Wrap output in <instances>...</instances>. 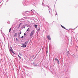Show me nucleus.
Segmentation results:
<instances>
[{"instance_id":"1","label":"nucleus","mask_w":78,"mask_h":78,"mask_svg":"<svg viewBox=\"0 0 78 78\" xmlns=\"http://www.w3.org/2000/svg\"><path fill=\"white\" fill-rule=\"evenodd\" d=\"M21 45H23L21 46V47H22L23 48H25L27 47V45L25 44L24 43H22Z\"/></svg>"},{"instance_id":"2","label":"nucleus","mask_w":78,"mask_h":78,"mask_svg":"<svg viewBox=\"0 0 78 78\" xmlns=\"http://www.w3.org/2000/svg\"><path fill=\"white\" fill-rule=\"evenodd\" d=\"M28 74H27V75L28 76H30V78H32V76H33V74H32L31 73H30H30H29V72H27ZM29 74H30L29 75Z\"/></svg>"},{"instance_id":"3","label":"nucleus","mask_w":78,"mask_h":78,"mask_svg":"<svg viewBox=\"0 0 78 78\" xmlns=\"http://www.w3.org/2000/svg\"><path fill=\"white\" fill-rule=\"evenodd\" d=\"M55 61H57V63L58 64H59V59H58V58H55Z\"/></svg>"},{"instance_id":"4","label":"nucleus","mask_w":78,"mask_h":78,"mask_svg":"<svg viewBox=\"0 0 78 78\" xmlns=\"http://www.w3.org/2000/svg\"><path fill=\"white\" fill-rule=\"evenodd\" d=\"M26 2L25 1L23 0V2H22L24 6H27V4H26Z\"/></svg>"},{"instance_id":"5","label":"nucleus","mask_w":78,"mask_h":78,"mask_svg":"<svg viewBox=\"0 0 78 78\" xmlns=\"http://www.w3.org/2000/svg\"><path fill=\"white\" fill-rule=\"evenodd\" d=\"M47 37L48 40L49 41H51V37H50V35H48L47 36Z\"/></svg>"},{"instance_id":"6","label":"nucleus","mask_w":78,"mask_h":78,"mask_svg":"<svg viewBox=\"0 0 78 78\" xmlns=\"http://www.w3.org/2000/svg\"><path fill=\"white\" fill-rule=\"evenodd\" d=\"M48 10L49 11V13L51 14H52V9H51L49 8Z\"/></svg>"},{"instance_id":"7","label":"nucleus","mask_w":78,"mask_h":78,"mask_svg":"<svg viewBox=\"0 0 78 78\" xmlns=\"http://www.w3.org/2000/svg\"><path fill=\"white\" fill-rule=\"evenodd\" d=\"M10 53L11 54V55H12L13 56H14H14L13 55L12 53L11 52L12 51H13V50H12V49H10Z\"/></svg>"},{"instance_id":"8","label":"nucleus","mask_w":78,"mask_h":78,"mask_svg":"<svg viewBox=\"0 0 78 78\" xmlns=\"http://www.w3.org/2000/svg\"><path fill=\"white\" fill-rule=\"evenodd\" d=\"M29 42V40H28V41H26L24 43V44L25 45H27L28 44V43Z\"/></svg>"},{"instance_id":"9","label":"nucleus","mask_w":78,"mask_h":78,"mask_svg":"<svg viewBox=\"0 0 78 78\" xmlns=\"http://www.w3.org/2000/svg\"><path fill=\"white\" fill-rule=\"evenodd\" d=\"M61 27H62V28H63V29H65V30H68L66 29V28L65 27H64L62 25H61Z\"/></svg>"},{"instance_id":"10","label":"nucleus","mask_w":78,"mask_h":78,"mask_svg":"<svg viewBox=\"0 0 78 78\" xmlns=\"http://www.w3.org/2000/svg\"><path fill=\"white\" fill-rule=\"evenodd\" d=\"M40 30L41 28H40V27H39V28L37 30V33H38L40 31Z\"/></svg>"},{"instance_id":"11","label":"nucleus","mask_w":78,"mask_h":78,"mask_svg":"<svg viewBox=\"0 0 78 78\" xmlns=\"http://www.w3.org/2000/svg\"><path fill=\"white\" fill-rule=\"evenodd\" d=\"M31 33L34 34V30H33L31 31Z\"/></svg>"},{"instance_id":"12","label":"nucleus","mask_w":78,"mask_h":78,"mask_svg":"<svg viewBox=\"0 0 78 78\" xmlns=\"http://www.w3.org/2000/svg\"><path fill=\"white\" fill-rule=\"evenodd\" d=\"M33 64H34V66H37V65L36 64V63H35L34 62H33Z\"/></svg>"},{"instance_id":"13","label":"nucleus","mask_w":78,"mask_h":78,"mask_svg":"<svg viewBox=\"0 0 78 78\" xmlns=\"http://www.w3.org/2000/svg\"><path fill=\"white\" fill-rule=\"evenodd\" d=\"M15 37H17V33H16L14 34Z\"/></svg>"},{"instance_id":"14","label":"nucleus","mask_w":78,"mask_h":78,"mask_svg":"<svg viewBox=\"0 0 78 78\" xmlns=\"http://www.w3.org/2000/svg\"><path fill=\"white\" fill-rule=\"evenodd\" d=\"M34 27L35 28H37V25L36 24H35L34 25Z\"/></svg>"},{"instance_id":"15","label":"nucleus","mask_w":78,"mask_h":78,"mask_svg":"<svg viewBox=\"0 0 78 78\" xmlns=\"http://www.w3.org/2000/svg\"><path fill=\"white\" fill-rule=\"evenodd\" d=\"M33 34L31 33L30 34V37H31V36H32Z\"/></svg>"},{"instance_id":"16","label":"nucleus","mask_w":78,"mask_h":78,"mask_svg":"<svg viewBox=\"0 0 78 78\" xmlns=\"http://www.w3.org/2000/svg\"><path fill=\"white\" fill-rule=\"evenodd\" d=\"M12 29V28H10L9 30V32H11V31Z\"/></svg>"},{"instance_id":"17","label":"nucleus","mask_w":78,"mask_h":78,"mask_svg":"<svg viewBox=\"0 0 78 78\" xmlns=\"http://www.w3.org/2000/svg\"><path fill=\"white\" fill-rule=\"evenodd\" d=\"M19 36H20V35H19ZM18 38H19L20 39H21V38L20 37V36H18Z\"/></svg>"},{"instance_id":"18","label":"nucleus","mask_w":78,"mask_h":78,"mask_svg":"<svg viewBox=\"0 0 78 78\" xmlns=\"http://www.w3.org/2000/svg\"><path fill=\"white\" fill-rule=\"evenodd\" d=\"M13 32L14 33H16V30H13Z\"/></svg>"},{"instance_id":"19","label":"nucleus","mask_w":78,"mask_h":78,"mask_svg":"<svg viewBox=\"0 0 78 78\" xmlns=\"http://www.w3.org/2000/svg\"><path fill=\"white\" fill-rule=\"evenodd\" d=\"M42 5L44 6H45V5L44 4V3H43V2H42Z\"/></svg>"},{"instance_id":"20","label":"nucleus","mask_w":78,"mask_h":78,"mask_svg":"<svg viewBox=\"0 0 78 78\" xmlns=\"http://www.w3.org/2000/svg\"><path fill=\"white\" fill-rule=\"evenodd\" d=\"M18 57L20 58V59H22V58H21V57H20V56H19V55H18Z\"/></svg>"},{"instance_id":"21","label":"nucleus","mask_w":78,"mask_h":78,"mask_svg":"<svg viewBox=\"0 0 78 78\" xmlns=\"http://www.w3.org/2000/svg\"><path fill=\"white\" fill-rule=\"evenodd\" d=\"M16 41H19V39L17 38H16Z\"/></svg>"},{"instance_id":"22","label":"nucleus","mask_w":78,"mask_h":78,"mask_svg":"<svg viewBox=\"0 0 78 78\" xmlns=\"http://www.w3.org/2000/svg\"><path fill=\"white\" fill-rule=\"evenodd\" d=\"M19 55H20V56H22V54H21V53H20Z\"/></svg>"},{"instance_id":"23","label":"nucleus","mask_w":78,"mask_h":78,"mask_svg":"<svg viewBox=\"0 0 78 78\" xmlns=\"http://www.w3.org/2000/svg\"><path fill=\"white\" fill-rule=\"evenodd\" d=\"M23 37H24L23 36H22L21 37V38L22 39H23Z\"/></svg>"},{"instance_id":"24","label":"nucleus","mask_w":78,"mask_h":78,"mask_svg":"<svg viewBox=\"0 0 78 78\" xmlns=\"http://www.w3.org/2000/svg\"><path fill=\"white\" fill-rule=\"evenodd\" d=\"M11 52H12V53H13V54H15V53L13 51H12Z\"/></svg>"},{"instance_id":"25","label":"nucleus","mask_w":78,"mask_h":78,"mask_svg":"<svg viewBox=\"0 0 78 78\" xmlns=\"http://www.w3.org/2000/svg\"><path fill=\"white\" fill-rule=\"evenodd\" d=\"M31 11H32V12H34L33 11H34V10H32Z\"/></svg>"},{"instance_id":"26","label":"nucleus","mask_w":78,"mask_h":78,"mask_svg":"<svg viewBox=\"0 0 78 78\" xmlns=\"http://www.w3.org/2000/svg\"><path fill=\"white\" fill-rule=\"evenodd\" d=\"M56 14H55L56 16V15H57V17H58V13H57V12H56Z\"/></svg>"},{"instance_id":"27","label":"nucleus","mask_w":78,"mask_h":78,"mask_svg":"<svg viewBox=\"0 0 78 78\" xmlns=\"http://www.w3.org/2000/svg\"><path fill=\"white\" fill-rule=\"evenodd\" d=\"M34 55H33V56L31 57V58H34Z\"/></svg>"},{"instance_id":"28","label":"nucleus","mask_w":78,"mask_h":78,"mask_svg":"<svg viewBox=\"0 0 78 78\" xmlns=\"http://www.w3.org/2000/svg\"><path fill=\"white\" fill-rule=\"evenodd\" d=\"M22 23L21 22V23H20L19 25H21L22 24Z\"/></svg>"},{"instance_id":"29","label":"nucleus","mask_w":78,"mask_h":78,"mask_svg":"<svg viewBox=\"0 0 78 78\" xmlns=\"http://www.w3.org/2000/svg\"><path fill=\"white\" fill-rule=\"evenodd\" d=\"M30 12V11H26V12H25V13H26V12Z\"/></svg>"},{"instance_id":"30","label":"nucleus","mask_w":78,"mask_h":78,"mask_svg":"<svg viewBox=\"0 0 78 78\" xmlns=\"http://www.w3.org/2000/svg\"><path fill=\"white\" fill-rule=\"evenodd\" d=\"M36 58V57H35L34 58H33V60L34 59H35V58Z\"/></svg>"},{"instance_id":"31","label":"nucleus","mask_w":78,"mask_h":78,"mask_svg":"<svg viewBox=\"0 0 78 78\" xmlns=\"http://www.w3.org/2000/svg\"><path fill=\"white\" fill-rule=\"evenodd\" d=\"M24 36H26V33H24Z\"/></svg>"},{"instance_id":"32","label":"nucleus","mask_w":78,"mask_h":78,"mask_svg":"<svg viewBox=\"0 0 78 78\" xmlns=\"http://www.w3.org/2000/svg\"><path fill=\"white\" fill-rule=\"evenodd\" d=\"M28 24H27L26 25V27H28Z\"/></svg>"},{"instance_id":"33","label":"nucleus","mask_w":78,"mask_h":78,"mask_svg":"<svg viewBox=\"0 0 78 78\" xmlns=\"http://www.w3.org/2000/svg\"><path fill=\"white\" fill-rule=\"evenodd\" d=\"M46 6H48V8L49 9L50 8V7H49V6L48 5Z\"/></svg>"},{"instance_id":"34","label":"nucleus","mask_w":78,"mask_h":78,"mask_svg":"<svg viewBox=\"0 0 78 78\" xmlns=\"http://www.w3.org/2000/svg\"><path fill=\"white\" fill-rule=\"evenodd\" d=\"M69 51H67V53H69Z\"/></svg>"},{"instance_id":"35","label":"nucleus","mask_w":78,"mask_h":78,"mask_svg":"<svg viewBox=\"0 0 78 78\" xmlns=\"http://www.w3.org/2000/svg\"><path fill=\"white\" fill-rule=\"evenodd\" d=\"M10 49H12V47H11H11H10Z\"/></svg>"},{"instance_id":"36","label":"nucleus","mask_w":78,"mask_h":78,"mask_svg":"<svg viewBox=\"0 0 78 78\" xmlns=\"http://www.w3.org/2000/svg\"><path fill=\"white\" fill-rule=\"evenodd\" d=\"M46 54H47V53H48V51H46Z\"/></svg>"},{"instance_id":"37","label":"nucleus","mask_w":78,"mask_h":78,"mask_svg":"<svg viewBox=\"0 0 78 78\" xmlns=\"http://www.w3.org/2000/svg\"><path fill=\"white\" fill-rule=\"evenodd\" d=\"M18 27H20V24H19V25Z\"/></svg>"},{"instance_id":"38","label":"nucleus","mask_w":78,"mask_h":78,"mask_svg":"<svg viewBox=\"0 0 78 78\" xmlns=\"http://www.w3.org/2000/svg\"><path fill=\"white\" fill-rule=\"evenodd\" d=\"M27 31H29V30H28V29H27Z\"/></svg>"},{"instance_id":"39","label":"nucleus","mask_w":78,"mask_h":78,"mask_svg":"<svg viewBox=\"0 0 78 78\" xmlns=\"http://www.w3.org/2000/svg\"><path fill=\"white\" fill-rule=\"evenodd\" d=\"M25 28V27L23 26V28Z\"/></svg>"},{"instance_id":"40","label":"nucleus","mask_w":78,"mask_h":78,"mask_svg":"<svg viewBox=\"0 0 78 78\" xmlns=\"http://www.w3.org/2000/svg\"><path fill=\"white\" fill-rule=\"evenodd\" d=\"M20 34H22V32H20Z\"/></svg>"},{"instance_id":"41","label":"nucleus","mask_w":78,"mask_h":78,"mask_svg":"<svg viewBox=\"0 0 78 78\" xmlns=\"http://www.w3.org/2000/svg\"><path fill=\"white\" fill-rule=\"evenodd\" d=\"M29 29H30V28H28L27 30H29Z\"/></svg>"},{"instance_id":"42","label":"nucleus","mask_w":78,"mask_h":78,"mask_svg":"<svg viewBox=\"0 0 78 78\" xmlns=\"http://www.w3.org/2000/svg\"><path fill=\"white\" fill-rule=\"evenodd\" d=\"M19 28H20V27H19L18 26V29Z\"/></svg>"},{"instance_id":"43","label":"nucleus","mask_w":78,"mask_h":78,"mask_svg":"<svg viewBox=\"0 0 78 78\" xmlns=\"http://www.w3.org/2000/svg\"><path fill=\"white\" fill-rule=\"evenodd\" d=\"M8 0H7V1H6V2H8Z\"/></svg>"},{"instance_id":"44","label":"nucleus","mask_w":78,"mask_h":78,"mask_svg":"<svg viewBox=\"0 0 78 78\" xmlns=\"http://www.w3.org/2000/svg\"><path fill=\"white\" fill-rule=\"evenodd\" d=\"M77 27H76V28H77Z\"/></svg>"},{"instance_id":"45","label":"nucleus","mask_w":78,"mask_h":78,"mask_svg":"<svg viewBox=\"0 0 78 78\" xmlns=\"http://www.w3.org/2000/svg\"><path fill=\"white\" fill-rule=\"evenodd\" d=\"M73 30H75V28Z\"/></svg>"},{"instance_id":"46","label":"nucleus","mask_w":78,"mask_h":78,"mask_svg":"<svg viewBox=\"0 0 78 78\" xmlns=\"http://www.w3.org/2000/svg\"><path fill=\"white\" fill-rule=\"evenodd\" d=\"M23 22V21H22V22Z\"/></svg>"},{"instance_id":"47","label":"nucleus","mask_w":78,"mask_h":78,"mask_svg":"<svg viewBox=\"0 0 78 78\" xmlns=\"http://www.w3.org/2000/svg\"><path fill=\"white\" fill-rule=\"evenodd\" d=\"M49 56H50V55H49Z\"/></svg>"},{"instance_id":"48","label":"nucleus","mask_w":78,"mask_h":78,"mask_svg":"<svg viewBox=\"0 0 78 78\" xmlns=\"http://www.w3.org/2000/svg\"><path fill=\"white\" fill-rule=\"evenodd\" d=\"M52 73H53V72H52Z\"/></svg>"},{"instance_id":"49","label":"nucleus","mask_w":78,"mask_h":78,"mask_svg":"<svg viewBox=\"0 0 78 78\" xmlns=\"http://www.w3.org/2000/svg\"><path fill=\"white\" fill-rule=\"evenodd\" d=\"M70 29H69V30Z\"/></svg>"},{"instance_id":"50","label":"nucleus","mask_w":78,"mask_h":78,"mask_svg":"<svg viewBox=\"0 0 78 78\" xmlns=\"http://www.w3.org/2000/svg\"><path fill=\"white\" fill-rule=\"evenodd\" d=\"M4 37H5L4 36Z\"/></svg>"}]
</instances>
